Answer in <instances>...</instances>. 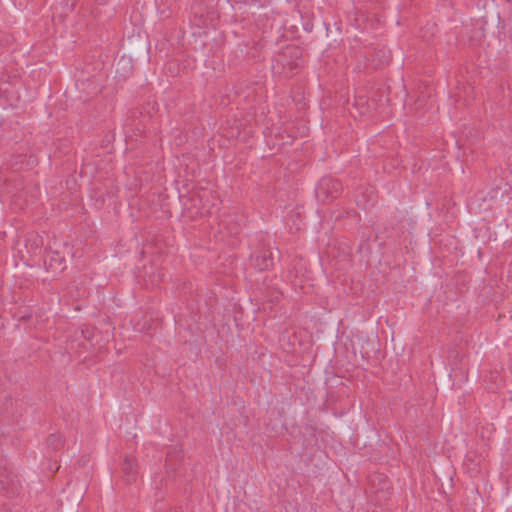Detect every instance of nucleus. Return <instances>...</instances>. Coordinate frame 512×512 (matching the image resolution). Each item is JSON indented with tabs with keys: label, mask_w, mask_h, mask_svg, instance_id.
I'll use <instances>...</instances> for the list:
<instances>
[{
	"label": "nucleus",
	"mask_w": 512,
	"mask_h": 512,
	"mask_svg": "<svg viewBox=\"0 0 512 512\" xmlns=\"http://www.w3.org/2000/svg\"><path fill=\"white\" fill-rule=\"evenodd\" d=\"M124 470L125 471H131L132 470V463L129 460L125 461Z\"/></svg>",
	"instance_id": "39448f33"
},
{
	"label": "nucleus",
	"mask_w": 512,
	"mask_h": 512,
	"mask_svg": "<svg viewBox=\"0 0 512 512\" xmlns=\"http://www.w3.org/2000/svg\"><path fill=\"white\" fill-rule=\"evenodd\" d=\"M75 5V0H64V8L66 11H71Z\"/></svg>",
	"instance_id": "20e7f679"
},
{
	"label": "nucleus",
	"mask_w": 512,
	"mask_h": 512,
	"mask_svg": "<svg viewBox=\"0 0 512 512\" xmlns=\"http://www.w3.org/2000/svg\"><path fill=\"white\" fill-rule=\"evenodd\" d=\"M52 440H57L58 442L61 441V437L59 435H51L49 438V443L52 444Z\"/></svg>",
	"instance_id": "423d86ee"
},
{
	"label": "nucleus",
	"mask_w": 512,
	"mask_h": 512,
	"mask_svg": "<svg viewBox=\"0 0 512 512\" xmlns=\"http://www.w3.org/2000/svg\"><path fill=\"white\" fill-rule=\"evenodd\" d=\"M96 3L105 4L108 0H94Z\"/></svg>",
	"instance_id": "6e6552de"
},
{
	"label": "nucleus",
	"mask_w": 512,
	"mask_h": 512,
	"mask_svg": "<svg viewBox=\"0 0 512 512\" xmlns=\"http://www.w3.org/2000/svg\"><path fill=\"white\" fill-rule=\"evenodd\" d=\"M19 488V483L8 471L5 465L0 464V491L5 494H14Z\"/></svg>",
	"instance_id": "f03ea898"
},
{
	"label": "nucleus",
	"mask_w": 512,
	"mask_h": 512,
	"mask_svg": "<svg viewBox=\"0 0 512 512\" xmlns=\"http://www.w3.org/2000/svg\"><path fill=\"white\" fill-rule=\"evenodd\" d=\"M120 68H123V69L127 68L128 70H130L131 69V61L129 59H125L124 57L121 58L117 62V71H119Z\"/></svg>",
	"instance_id": "7ed1b4c3"
},
{
	"label": "nucleus",
	"mask_w": 512,
	"mask_h": 512,
	"mask_svg": "<svg viewBox=\"0 0 512 512\" xmlns=\"http://www.w3.org/2000/svg\"><path fill=\"white\" fill-rule=\"evenodd\" d=\"M211 210L210 209H205L203 208V211H201V215H204V214H211Z\"/></svg>",
	"instance_id": "0eeeda50"
},
{
	"label": "nucleus",
	"mask_w": 512,
	"mask_h": 512,
	"mask_svg": "<svg viewBox=\"0 0 512 512\" xmlns=\"http://www.w3.org/2000/svg\"><path fill=\"white\" fill-rule=\"evenodd\" d=\"M341 187V183L338 180L331 177H325L316 185L315 193L320 200L324 201L328 198L337 197Z\"/></svg>",
	"instance_id": "f257e3e1"
}]
</instances>
